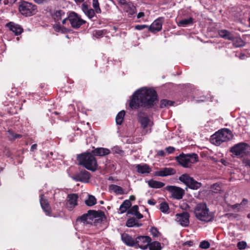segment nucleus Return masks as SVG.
Listing matches in <instances>:
<instances>
[{
	"label": "nucleus",
	"mask_w": 250,
	"mask_h": 250,
	"mask_svg": "<svg viewBox=\"0 0 250 250\" xmlns=\"http://www.w3.org/2000/svg\"><path fill=\"white\" fill-rule=\"evenodd\" d=\"M158 101L156 91L151 88L142 87L133 94L129 102V106L132 109L140 107L147 108L152 107Z\"/></svg>",
	"instance_id": "obj_1"
},
{
	"label": "nucleus",
	"mask_w": 250,
	"mask_h": 250,
	"mask_svg": "<svg viewBox=\"0 0 250 250\" xmlns=\"http://www.w3.org/2000/svg\"><path fill=\"white\" fill-rule=\"evenodd\" d=\"M194 212L197 219L201 221L210 222L214 218V213L209 211L205 203L197 204L195 207Z\"/></svg>",
	"instance_id": "obj_2"
},
{
	"label": "nucleus",
	"mask_w": 250,
	"mask_h": 250,
	"mask_svg": "<svg viewBox=\"0 0 250 250\" xmlns=\"http://www.w3.org/2000/svg\"><path fill=\"white\" fill-rule=\"evenodd\" d=\"M79 164L83 166L86 169L94 171L96 170L97 163L94 156L90 153H83L77 156Z\"/></svg>",
	"instance_id": "obj_3"
},
{
	"label": "nucleus",
	"mask_w": 250,
	"mask_h": 250,
	"mask_svg": "<svg viewBox=\"0 0 250 250\" xmlns=\"http://www.w3.org/2000/svg\"><path fill=\"white\" fill-rule=\"evenodd\" d=\"M233 137L231 131L228 128L218 130L211 136L210 142L215 146H219L224 142L231 140Z\"/></svg>",
	"instance_id": "obj_4"
},
{
	"label": "nucleus",
	"mask_w": 250,
	"mask_h": 250,
	"mask_svg": "<svg viewBox=\"0 0 250 250\" xmlns=\"http://www.w3.org/2000/svg\"><path fill=\"white\" fill-rule=\"evenodd\" d=\"M176 159L180 165L184 167H189L198 161V156L196 153L181 154L176 157Z\"/></svg>",
	"instance_id": "obj_5"
},
{
	"label": "nucleus",
	"mask_w": 250,
	"mask_h": 250,
	"mask_svg": "<svg viewBox=\"0 0 250 250\" xmlns=\"http://www.w3.org/2000/svg\"><path fill=\"white\" fill-rule=\"evenodd\" d=\"M19 9L22 15L30 16L36 14L37 12L35 5L28 1H22L19 5Z\"/></svg>",
	"instance_id": "obj_6"
},
{
	"label": "nucleus",
	"mask_w": 250,
	"mask_h": 250,
	"mask_svg": "<svg viewBox=\"0 0 250 250\" xmlns=\"http://www.w3.org/2000/svg\"><path fill=\"white\" fill-rule=\"evenodd\" d=\"M250 150V146L249 145L245 143H240L235 145L231 147L230 151L234 155L242 157L245 154L249 153Z\"/></svg>",
	"instance_id": "obj_7"
},
{
	"label": "nucleus",
	"mask_w": 250,
	"mask_h": 250,
	"mask_svg": "<svg viewBox=\"0 0 250 250\" xmlns=\"http://www.w3.org/2000/svg\"><path fill=\"white\" fill-rule=\"evenodd\" d=\"M179 180L184 183L189 188L196 190L199 188L202 184L195 181L193 178L187 174H182L179 177Z\"/></svg>",
	"instance_id": "obj_8"
},
{
	"label": "nucleus",
	"mask_w": 250,
	"mask_h": 250,
	"mask_svg": "<svg viewBox=\"0 0 250 250\" xmlns=\"http://www.w3.org/2000/svg\"><path fill=\"white\" fill-rule=\"evenodd\" d=\"M139 122L143 128V133L146 134L151 132V128L153 125V122L146 115L140 114L139 116Z\"/></svg>",
	"instance_id": "obj_9"
},
{
	"label": "nucleus",
	"mask_w": 250,
	"mask_h": 250,
	"mask_svg": "<svg viewBox=\"0 0 250 250\" xmlns=\"http://www.w3.org/2000/svg\"><path fill=\"white\" fill-rule=\"evenodd\" d=\"M118 3L124 12L132 16L137 12L135 6L132 2H127L125 0H119Z\"/></svg>",
	"instance_id": "obj_10"
},
{
	"label": "nucleus",
	"mask_w": 250,
	"mask_h": 250,
	"mask_svg": "<svg viewBox=\"0 0 250 250\" xmlns=\"http://www.w3.org/2000/svg\"><path fill=\"white\" fill-rule=\"evenodd\" d=\"M68 18L71 26L73 28H78L85 22V21L82 20L81 18L75 12H71L68 17Z\"/></svg>",
	"instance_id": "obj_11"
},
{
	"label": "nucleus",
	"mask_w": 250,
	"mask_h": 250,
	"mask_svg": "<svg viewBox=\"0 0 250 250\" xmlns=\"http://www.w3.org/2000/svg\"><path fill=\"white\" fill-rule=\"evenodd\" d=\"M166 189L171 193L173 198L178 200L182 199L185 193L182 188L174 186H167Z\"/></svg>",
	"instance_id": "obj_12"
},
{
	"label": "nucleus",
	"mask_w": 250,
	"mask_h": 250,
	"mask_svg": "<svg viewBox=\"0 0 250 250\" xmlns=\"http://www.w3.org/2000/svg\"><path fill=\"white\" fill-rule=\"evenodd\" d=\"M96 211H89L88 213L83 215L80 218V221L85 224H91L95 223L96 220Z\"/></svg>",
	"instance_id": "obj_13"
},
{
	"label": "nucleus",
	"mask_w": 250,
	"mask_h": 250,
	"mask_svg": "<svg viewBox=\"0 0 250 250\" xmlns=\"http://www.w3.org/2000/svg\"><path fill=\"white\" fill-rule=\"evenodd\" d=\"M189 214L187 212L177 213L175 215V220L183 227H187L189 224Z\"/></svg>",
	"instance_id": "obj_14"
},
{
	"label": "nucleus",
	"mask_w": 250,
	"mask_h": 250,
	"mask_svg": "<svg viewBox=\"0 0 250 250\" xmlns=\"http://www.w3.org/2000/svg\"><path fill=\"white\" fill-rule=\"evenodd\" d=\"M151 239L148 236H140L136 238L135 243L143 250L147 249Z\"/></svg>",
	"instance_id": "obj_15"
},
{
	"label": "nucleus",
	"mask_w": 250,
	"mask_h": 250,
	"mask_svg": "<svg viewBox=\"0 0 250 250\" xmlns=\"http://www.w3.org/2000/svg\"><path fill=\"white\" fill-rule=\"evenodd\" d=\"M78 196L77 194L72 193L67 195L66 207L70 210H72L77 206Z\"/></svg>",
	"instance_id": "obj_16"
},
{
	"label": "nucleus",
	"mask_w": 250,
	"mask_h": 250,
	"mask_svg": "<svg viewBox=\"0 0 250 250\" xmlns=\"http://www.w3.org/2000/svg\"><path fill=\"white\" fill-rule=\"evenodd\" d=\"M89 178L90 173L86 170L81 171L80 172L73 177V179L75 181L84 183L88 182Z\"/></svg>",
	"instance_id": "obj_17"
},
{
	"label": "nucleus",
	"mask_w": 250,
	"mask_h": 250,
	"mask_svg": "<svg viewBox=\"0 0 250 250\" xmlns=\"http://www.w3.org/2000/svg\"><path fill=\"white\" fill-rule=\"evenodd\" d=\"M133 167L138 173L141 174H147L151 171V168L146 164L135 165Z\"/></svg>",
	"instance_id": "obj_18"
},
{
	"label": "nucleus",
	"mask_w": 250,
	"mask_h": 250,
	"mask_svg": "<svg viewBox=\"0 0 250 250\" xmlns=\"http://www.w3.org/2000/svg\"><path fill=\"white\" fill-rule=\"evenodd\" d=\"M163 19L159 18L155 20L148 27V29L151 32H158L162 29Z\"/></svg>",
	"instance_id": "obj_19"
},
{
	"label": "nucleus",
	"mask_w": 250,
	"mask_h": 250,
	"mask_svg": "<svg viewBox=\"0 0 250 250\" xmlns=\"http://www.w3.org/2000/svg\"><path fill=\"white\" fill-rule=\"evenodd\" d=\"M40 201L42 209L47 215H49L50 214V207L47 200L43 195H41Z\"/></svg>",
	"instance_id": "obj_20"
},
{
	"label": "nucleus",
	"mask_w": 250,
	"mask_h": 250,
	"mask_svg": "<svg viewBox=\"0 0 250 250\" xmlns=\"http://www.w3.org/2000/svg\"><path fill=\"white\" fill-rule=\"evenodd\" d=\"M6 25L12 32L14 33L15 35L18 36L23 31V29L20 25L14 22H10Z\"/></svg>",
	"instance_id": "obj_21"
},
{
	"label": "nucleus",
	"mask_w": 250,
	"mask_h": 250,
	"mask_svg": "<svg viewBox=\"0 0 250 250\" xmlns=\"http://www.w3.org/2000/svg\"><path fill=\"white\" fill-rule=\"evenodd\" d=\"M248 203V200L243 199L240 204H235L231 205L230 208L233 209H236L238 212L243 211L247 208Z\"/></svg>",
	"instance_id": "obj_22"
},
{
	"label": "nucleus",
	"mask_w": 250,
	"mask_h": 250,
	"mask_svg": "<svg viewBox=\"0 0 250 250\" xmlns=\"http://www.w3.org/2000/svg\"><path fill=\"white\" fill-rule=\"evenodd\" d=\"M175 173V170L171 167H165L162 170L157 171L156 175L159 176H167L174 174Z\"/></svg>",
	"instance_id": "obj_23"
},
{
	"label": "nucleus",
	"mask_w": 250,
	"mask_h": 250,
	"mask_svg": "<svg viewBox=\"0 0 250 250\" xmlns=\"http://www.w3.org/2000/svg\"><path fill=\"white\" fill-rule=\"evenodd\" d=\"M218 34L220 37L228 40L234 39L233 34L226 29H222L218 31Z\"/></svg>",
	"instance_id": "obj_24"
},
{
	"label": "nucleus",
	"mask_w": 250,
	"mask_h": 250,
	"mask_svg": "<svg viewBox=\"0 0 250 250\" xmlns=\"http://www.w3.org/2000/svg\"><path fill=\"white\" fill-rule=\"evenodd\" d=\"M92 153L96 156H104L109 154L110 150L107 148L100 147L93 150Z\"/></svg>",
	"instance_id": "obj_25"
},
{
	"label": "nucleus",
	"mask_w": 250,
	"mask_h": 250,
	"mask_svg": "<svg viewBox=\"0 0 250 250\" xmlns=\"http://www.w3.org/2000/svg\"><path fill=\"white\" fill-rule=\"evenodd\" d=\"M121 238L122 241L127 245L132 246L135 244L133 238L126 233L122 234Z\"/></svg>",
	"instance_id": "obj_26"
},
{
	"label": "nucleus",
	"mask_w": 250,
	"mask_h": 250,
	"mask_svg": "<svg viewBox=\"0 0 250 250\" xmlns=\"http://www.w3.org/2000/svg\"><path fill=\"white\" fill-rule=\"evenodd\" d=\"M131 203L129 200H126L124 201L119 208V213L123 214L125 213L131 207Z\"/></svg>",
	"instance_id": "obj_27"
},
{
	"label": "nucleus",
	"mask_w": 250,
	"mask_h": 250,
	"mask_svg": "<svg viewBox=\"0 0 250 250\" xmlns=\"http://www.w3.org/2000/svg\"><path fill=\"white\" fill-rule=\"evenodd\" d=\"M82 9L85 14L90 19L92 18L95 15L94 11L91 8H88V6L84 4H83Z\"/></svg>",
	"instance_id": "obj_28"
},
{
	"label": "nucleus",
	"mask_w": 250,
	"mask_h": 250,
	"mask_svg": "<svg viewBox=\"0 0 250 250\" xmlns=\"http://www.w3.org/2000/svg\"><path fill=\"white\" fill-rule=\"evenodd\" d=\"M109 189L111 191L114 192L118 195H122L124 194L123 188L116 185H110L109 187Z\"/></svg>",
	"instance_id": "obj_29"
},
{
	"label": "nucleus",
	"mask_w": 250,
	"mask_h": 250,
	"mask_svg": "<svg viewBox=\"0 0 250 250\" xmlns=\"http://www.w3.org/2000/svg\"><path fill=\"white\" fill-rule=\"evenodd\" d=\"M148 185L150 188H161L165 186V184L164 183L153 180L148 181Z\"/></svg>",
	"instance_id": "obj_30"
},
{
	"label": "nucleus",
	"mask_w": 250,
	"mask_h": 250,
	"mask_svg": "<svg viewBox=\"0 0 250 250\" xmlns=\"http://www.w3.org/2000/svg\"><path fill=\"white\" fill-rule=\"evenodd\" d=\"M231 41H232L233 45L236 47H242L245 45V42L240 37L234 36V39Z\"/></svg>",
	"instance_id": "obj_31"
},
{
	"label": "nucleus",
	"mask_w": 250,
	"mask_h": 250,
	"mask_svg": "<svg viewBox=\"0 0 250 250\" xmlns=\"http://www.w3.org/2000/svg\"><path fill=\"white\" fill-rule=\"evenodd\" d=\"M85 203L88 206H92L96 204L97 200L94 196L88 195L87 199L85 201Z\"/></svg>",
	"instance_id": "obj_32"
},
{
	"label": "nucleus",
	"mask_w": 250,
	"mask_h": 250,
	"mask_svg": "<svg viewBox=\"0 0 250 250\" xmlns=\"http://www.w3.org/2000/svg\"><path fill=\"white\" fill-rule=\"evenodd\" d=\"M125 115V111L124 110H122L118 113L116 117V122L117 125H120L122 124Z\"/></svg>",
	"instance_id": "obj_33"
},
{
	"label": "nucleus",
	"mask_w": 250,
	"mask_h": 250,
	"mask_svg": "<svg viewBox=\"0 0 250 250\" xmlns=\"http://www.w3.org/2000/svg\"><path fill=\"white\" fill-rule=\"evenodd\" d=\"M148 247L150 250H161L162 249L161 244L157 241L150 242Z\"/></svg>",
	"instance_id": "obj_34"
},
{
	"label": "nucleus",
	"mask_w": 250,
	"mask_h": 250,
	"mask_svg": "<svg viewBox=\"0 0 250 250\" xmlns=\"http://www.w3.org/2000/svg\"><path fill=\"white\" fill-rule=\"evenodd\" d=\"M64 13L61 10L56 11L53 15V18L56 21L61 20L62 17H64Z\"/></svg>",
	"instance_id": "obj_35"
},
{
	"label": "nucleus",
	"mask_w": 250,
	"mask_h": 250,
	"mask_svg": "<svg viewBox=\"0 0 250 250\" xmlns=\"http://www.w3.org/2000/svg\"><path fill=\"white\" fill-rule=\"evenodd\" d=\"M173 103H174L171 101L163 99L161 101L160 107L164 108L166 107H168L169 106L172 105Z\"/></svg>",
	"instance_id": "obj_36"
},
{
	"label": "nucleus",
	"mask_w": 250,
	"mask_h": 250,
	"mask_svg": "<svg viewBox=\"0 0 250 250\" xmlns=\"http://www.w3.org/2000/svg\"><path fill=\"white\" fill-rule=\"evenodd\" d=\"M193 22V19L189 18L188 19H183L180 21L179 24L183 26H186L188 24H192Z\"/></svg>",
	"instance_id": "obj_37"
},
{
	"label": "nucleus",
	"mask_w": 250,
	"mask_h": 250,
	"mask_svg": "<svg viewBox=\"0 0 250 250\" xmlns=\"http://www.w3.org/2000/svg\"><path fill=\"white\" fill-rule=\"evenodd\" d=\"M160 210L165 213H168L169 206L166 202H162L160 205Z\"/></svg>",
	"instance_id": "obj_38"
},
{
	"label": "nucleus",
	"mask_w": 250,
	"mask_h": 250,
	"mask_svg": "<svg viewBox=\"0 0 250 250\" xmlns=\"http://www.w3.org/2000/svg\"><path fill=\"white\" fill-rule=\"evenodd\" d=\"M92 5L97 13H100L101 12L98 0H92Z\"/></svg>",
	"instance_id": "obj_39"
},
{
	"label": "nucleus",
	"mask_w": 250,
	"mask_h": 250,
	"mask_svg": "<svg viewBox=\"0 0 250 250\" xmlns=\"http://www.w3.org/2000/svg\"><path fill=\"white\" fill-rule=\"evenodd\" d=\"M136 225V220L133 218L128 219L126 223V225L128 227H133L134 226H135Z\"/></svg>",
	"instance_id": "obj_40"
},
{
	"label": "nucleus",
	"mask_w": 250,
	"mask_h": 250,
	"mask_svg": "<svg viewBox=\"0 0 250 250\" xmlns=\"http://www.w3.org/2000/svg\"><path fill=\"white\" fill-rule=\"evenodd\" d=\"M199 247L203 249H207L209 248L210 244L208 241L204 240L200 243Z\"/></svg>",
	"instance_id": "obj_41"
},
{
	"label": "nucleus",
	"mask_w": 250,
	"mask_h": 250,
	"mask_svg": "<svg viewBox=\"0 0 250 250\" xmlns=\"http://www.w3.org/2000/svg\"><path fill=\"white\" fill-rule=\"evenodd\" d=\"M150 232L152 235L154 237H158L160 235V233L156 228L152 227L150 229Z\"/></svg>",
	"instance_id": "obj_42"
},
{
	"label": "nucleus",
	"mask_w": 250,
	"mask_h": 250,
	"mask_svg": "<svg viewBox=\"0 0 250 250\" xmlns=\"http://www.w3.org/2000/svg\"><path fill=\"white\" fill-rule=\"evenodd\" d=\"M138 211V207L137 205H135L128 210L127 213L134 215Z\"/></svg>",
	"instance_id": "obj_43"
},
{
	"label": "nucleus",
	"mask_w": 250,
	"mask_h": 250,
	"mask_svg": "<svg viewBox=\"0 0 250 250\" xmlns=\"http://www.w3.org/2000/svg\"><path fill=\"white\" fill-rule=\"evenodd\" d=\"M247 243L244 241H241L237 243V247L239 250H243L246 249Z\"/></svg>",
	"instance_id": "obj_44"
},
{
	"label": "nucleus",
	"mask_w": 250,
	"mask_h": 250,
	"mask_svg": "<svg viewBox=\"0 0 250 250\" xmlns=\"http://www.w3.org/2000/svg\"><path fill=\"white\" fill-rule=\"evenodd\" d=\"M9 137L10 139H16V138H21V135H20V134H15L14 133L11 132V131H9Z\"/></svg>",
	"instance_id": "obj_45"
},
{
	"label": "nucleus",
	"mask_w": 250,
	"mask_h": 250,
	"mask_svg": "<svg viewBox=\"0 0 250 250\" xmlns=\"http://www.w3.org/2000/svg\"><path fill=\"white\" fill-rule=\"evenodd\" d=\"M146 27H148V26L145 24L137 25L135 26V29L138 30H141Z\"/></svg>",
	"instance_id": "obj_46"
},
{
	"label": "nucleus",
	"mask_w": 250,
	"mask_h": 250,
	"mask_svg": "<svg viewBox=\"0 0 250 250\" xmlns=\"http://www.w3.org/2000/svg\"><path fill=\"white\" fill-rule=\"evenodd\" d=\"M175 149L174 147L168 146L166 148V151L167 152V153L170 154L173 153Z\"/></svg>",
	"instance_id": "obj_47"
},
{
	"label": "nucleus",
	"mask_w": 250,
	"mask_h": 250,
	"mask_svg": "<svg viewBox=\"0 0 250 250\" xmlns=\"http://www.w3.org/2000/svg\"><path fill=\"white\" fill-rule=\"evenodd\" d=\"M243 164L245 166L248 167L250 168V160L246 159L243 160Z\"/></svg>",
	"instance_id": "obj_48"
},
{
	"label": "nucleus",
	"mask_w": 250,
	"mask_h": 250,
	"mask_svg": "<svg viewBox=\"0 0 250 250\" xmlns=\"http://www.w3.org/2000/svg\"><path fill=\"white\" fill-rule=\"evenodd\" d=\"M54 28L56 31L60 32L61 30L62 27L60 25L56 24L54 25Z\"/></svg>",
	"instance_id": "obj_49"
},
{
	"label": "nucleus",
	"mask_w": 250,
	"mask_h": 250,
	"mask_svg": "<svg viewBox=\"0 0 250 250\" xmlns=\"http://www.w3.org/2000/svg\"><path fill=\"white\" fill-rule=\"evenodd\" d=\"M157 155L160 156H164L165 155V152L163 150H159L157 151Z\"/></svg>",
	"instance_id": "obj_50"
},
{
	"label": "nucleus",
	"mask_w": 250,
	"mask_h": 250,
	"mask_svg": "<svg viewBox=\"0 0 250 250\" xmlns=\"http://www.w3.org/2000/svg\"><path fill=\"white\" fill-rule=\"evenodd\" d=\"M138 219H140L143 217V215L140 213L139 211H138L135 215H134Z\"/></svg>",
	"instance_id": "obj_51"
},
{
	"label": "nucleus",
	"mask_w": 250,
	"mask_h": 250,
	"mask_svg": "<svg viewBox=\"0 0 250 250\" xmlns=\"http://www.w3.org/2000/svg\"><path fill=\"white\" fill-rule=\"evenodd\" d=\"M147 203L150 205H154L156 204V202L154 200H149L147 201Z\"/></svg>",
	"instance_id": "obj_52"
},
{
	"label": "nucleus",
	"mask_w": 250,
	"mask_h": 250,
	"mask_svg": "<svg viewBox=\"0 0 250 250\" xmlns=\"http://www.w3.org/2000/svg\"><path fill=\"white\" fill-rule=\"evenodd\" d=\"M37 144H33L32 145L31 147V151H34L35 149H37Z\"/></svg>",
	"instance_id": "obj_53"
},
{
	"label": "nucleus",
	"mask_w": 250,
	"mask_h": 250,
	"mask_svg": "<svg viewBox=\"0 0 250 250\" xmlns=\"http://www.w3.org/2000/svg\"><path fill=\"white\" fill-rule=\"evenodd\" d=\"M145 16V14L144 12H139L137 15V18L140 19L142 17H143Z\"/></svg>",
	"instance_id": "obj_54"
},
{
	"label": "nucleus",
	"mask_w": 250,
	"mask_h": 250,
	"mask_svg": "<svg viewBox=\"0 0 250 250\" xmlns=\"http://www.w3.org/2000/svg\"><path fill=\"white\" fill-rule=\"evenodd\" d=\"M67 20H68V17H65L64 18L63 20H62V23L63 24H64L66 22V21H67Z\"/></svg>",
	"instance_id": "obj_55"
},
{
	"label": "nucleus",
	"mask_w": 250,
	"mask_h": 250,
	"mask_svg": "<svg viewBox=\"0 0 250 250\" xmlns=\"http://www.w3.org/2000/svg\"><path fill=\"white\" fill-rule=\"evenodd\" d=\"M35 1L38 3H42L45 0H34Z\"/></svg>",
	"instance_id": "obj_56"
},
{
	"label": "nucleus",
	"mask_w": 250,
	"mask_h": 250,
	"mask_svg": "<svg viewBox=\"0 0 250 250\" xmlns=\"http://www.w3.org/2000/svg\"><path fill=\"white\" fill-rule=\"evenodd\" d=\"M186 244L188 245L189 246H191L193 244V242L192 241H187L186 243Z\"/></svg>",
	"instance_id": "obj_57"
},
{
	"label": "nucleus",
	"mask_w": 250,
	"mask_h": 250,
	"mask_svg": "<svg viewBox=\"0 0 250 250\" xmlns=\"http://www.w3.org/2000/svg\"><path fill=\"white\" fill-rule=\"evenodd\" d=\"M135 196H133V195H131V196H130L129 199H130V200H135Z\"/></svg>",
	"instance_id": "obj_58"
},
{
	"label": "nucleus",
	"mask_w": 250,
	"mask_h": 250,
	"mask_svg": "<svg viewBox=\"0 0 250 250\" xmlns=\"http://www.w3.org/2000/svg\"><path fill=\"white\" fill-rule=\"evenodd\" d=\"M199 101L204 102V101H207V100L206 99V98H205V97H203V98H202V99L199 100Z\"/></svg>",
	"instance_id": "obj_59"
},
{
	"label": "nucleus",
	"mask_w": 250,
	"mask_h": 250,
	"mask_svg": "<svg viewBox=\"0 0 250 250\" xmlns=\"http://www.w3.org/2000/svg\"><path fill=\"white\" fill-rule=\"evenodd\" d=\"M96 33L98 34V35L100 36L101 35L102 31H98L96 32Z\"/></svg>",
	"instance_id": "obj_60"
},
{
	"label": "nucleus",
	"mask_w": 250,
	"mask_h": 250,
	"mask_svg": "<svg viewBox=\"0 0 250 250\" xmlns=\"http://www.w3.org/2000/svg\"><path fill=\"white\" fill-rule=\"evenodd\" d=\"M76 2H83L84 0H74Z\"/></svg>",
	"instance_id": "obj_61"
},
{
	"label": "nucleus",
	"mask_w": 250,
	"mask_h": 250,
	"mask_svg": "<svg viewBox=\"0 0 250 250\" xmlns=\"http://www.w3.org/2000/svg\"><path fill=\"white\" fill-rule=\"evenodd\" d=\"M244 57V54H242L240 56V58L242 59L243 58V57Z\"/></svg>",
	"instance_id": "obj_62"
},
{
	"label": "nucleus",
	"mask_w": 250,
	"mask_h": 250,
	"mask_svg": "<svg viewBox=\"0 0 250 250\" xmlns=\"http://www.w3.org/2000/svg\"><path fill=\"white\" fill-rule=\"evenodd\" d=\"M249 26H250V18H249Z\"/></svg>",
	"instance_id": "obj_63"
},
{
	"label": "nucleus",
	"mask_w": 250,
	"mask_h": 250,
	"mask_svg": "<svg viewBox=\"0 0 250 250\" xmlns=\"http://www.w3.org/2000/svg\"><path fill=\"white\" fill-rule=\"evenodd\" d=\"M70 107H72V108H73V105H71H71H70Z\"/></svg>",
	"instance_id": "obj_64"
}]
</instances>
